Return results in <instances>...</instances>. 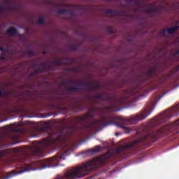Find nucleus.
Listing matches in <instances>:
<instances>
[{
  "label": "nucleus",
  "instance_id": "30",
  "mask_svg": "<svg viewBox=\"0 0 179 179\" xmlns=\"http://www.w3.org/2000/svg\"><path fill=\"white\" fill-rule=\"evenodd\" d=\"M159 34L162 36L164 37L166 36V29H162L159 31Z\"/></svg>",
  "mask_w": 179,
  "mask_h": 179
},
{
  "label": "nucleus",
  "instance_id": "5",
  "mask_svg": "<svg viewBox=\"0 0 179 179\" xmlns=\"http://www.w3.org/2000/svg\"><path fill=\"white\" fill-rule=\"evenodd\" d=\"M62 86H68V85H71L70 87H67L64 89V92H65V94H72V93H76L78 92H80V90H83V87H87V90H90V87L92 86V82H78L77 80H62L61 81Z\"/></svg>",
  "mask_w": 179,
  "mask_h": 179
},
{
  "label": "nucleus",
  "instance_id": "6",
  "mask_svg": "<svg viewBox=\"0 0 179 179\" xmlns=\"http://www.w3.org/2000/svg\"><path fill=\"white\" fill-rule=\"evenodd\" d=\"M152 111L153 109L150 110V108H146L143 112L140 114L133 116L131 117H129L127 119L124 118L122 117H117V121L121 124H126L127 122H129L130 124H136L138 121H143L145 118H148L150 114H152Z\"/></svg>",
  "mask_w": 179,
  "mask_h": 179
},
{
  "label": "nucleus",
  "instance_id": "15",
  "mask_svg": "<svg viewBox=\"0 0 179 179\" xmlns=\"http://www.w3.org/2000/svg\"><path fill=\"white\" fill-rule=\"evenodd\" d=\"M94 85H93V83H91L89 92H97L100 89V83L94 82Z\"/></svg>",
  "mask_w": 179,
  "mask_h": 179
},
{
  "label": "nucleus",
  "instance_id": "27",
  "mask_svg": "<svg viewBox=\"0 0 179 179\" xmlns=\"http://www.w3.org/2000/svg\"><path fill=\"white\" fill-rule=\"evenodd\" d=\"M37 24H44V17H42L39 18L37 22Z\"/></svg>",
  "mask_w": 179,
  "mask_h": 179
},
{
  "label": "nucleus",
  "instance_id": "38",
  "mask_svg": "<svg viewBox=\"0 0 179 179\" xmlns=\"http://www.w3.org/2000/svg\"><path fill=\"white\" fill-rule=\"evenodd\" d=\"M13 125L14 127H19V124H16V123L13 124Z\"/></svg>",
  "mask_w": 179,
  "mask_h": 179
},
{
  "label": "nucleus",
  "instance_id": "1",
  "mask_svg": "<svg viewBox=\"0 0 179 179\" xmlns=\"http://www.w3.org/2000/svg\"><path fill=\"white\" fill-rule=\"evenodd\" d=\"M75 131L76 129L72 127L66 131V134L64 131H60L58 134H55L52 136L51 138L45 139L41 143H39L36 146L23 148L17 147L13 148L15 153L18 156L14 158L13 162L23 163L22 166L20 167L21 169L20 171H13L14 175L17 176V174H23V173L30 171L31 170L36 171L50 169V167H54V166H57V164L60 163V162L65 160V156H68V155L64 152L55 155L52 158L34 161L29 164L24 163V162H29V160H30L31 158V156H34V157H43V156H44L43 152L45 149L50 148V145H57V143H61L68 141L70 135L71 134H74Z\"/></svg>",
  "mask_w": 179,
  "mask_h": 179
},
{
  "label": "nucleus",
  "instance_id": "39",
  "mask_svg": "<svg viewBox=\"0 0 179 179\" xmlns=\"http://www.w3.org/2000/svg\"><path fill=\"white\" fill-rule=\"evenodd\" d=\"M1 96H2V91H0V99Z\"/></svg>",
  "mask_w": 179,
  "mask_h": 179
},
{
  "label": "nucleus",
  "instance_id": "45",
  "mask_svg": "<svg viewBox=\"0 0 179 179\" xmlns=\"http://www.w3.org/2000/svg\"><path fill=\"white\" fill-rule=\"evenodd\" d=\"M8 178H9V177L6 178V179H8Z\"/></svg>",
  "mask_w": 179,
  "mask_h": 179
},
{
  "label": "nucleus",
  "instance_id": "3",
  "mask_svg": "<svg viewBox=\"0 0 179 179\" xmlns=\"http://www.w3.org/2000/svg\"><path fill=\"white\" fill-rule=\"evenodd\" d=\"M101 166V159L100 157L94 158L92 160L71 168V169L64 173V176H58L55 179L83 178V177H86V176L90 174V172L93 171V170L100 169Z\"/></svg>",
  "mask_w": 179,
  "mask_h": 179
},
{
  "label": "nucleus",
  "instance_id": "2",
  "mask_svg": "<svg viewBox=\"0 0 179 179\" xmlns=\"http://www.w3.org/2000/svg\"><path fill=\"white\" fill-rule=\"evenodd\" d=\"M113 108H114V103H111L108 106L102 108L92 106L89 109V113L83 116L74 117L73 122L76 125H84V129H85V131H94V129H97V128H100V127H107L108 125H116V127H118V128H120L121 129H128V127L120 123L113 122V121H114V117L113 116L103 117L101 120H94L92 123L85 124L86 122H87L89 117H92L94 113L100 114L105 110H113Z\"/></svg>",
  "mask_w": 179,
  "mask_h": 179
},
{
  "label": "nucleus",
  "instance_id": "18",
  "mask_svg": "<svg viewBox=\"0 0 179 179\" xmlns=\"http://www.w3.org/2000/svg\"><path fill=\"white\" fill-rule=\"evenodd\" d=\"M179 85H175L173 87H172L171 90L166 91L162 95H161L159 96V98L158 99V100L157 101H159V100H160L161 99H163V97H164V96H166V94H167L168 93H170V92H171V90H174V89H177V87H178Z\"/></svg>",
  "mask_w": 179,
  "mask_h": 179
},
{
  "label": "nucleus",
  "instance_id": "8",
  "mask_svg": "<svg viewBox=\"0 0 179 179\" xmlns=\"http://www.w3.org/2000/svg\"><path fill=\"white\" fill-rule=\"evenodd\" d=\"M178 71H179V64L176 67H175L173 69L171 70L169 73H168L166 76H164L163 78L152 81L151 86H154L155 87L154 89H157V87H159V86L162 85V82L163 79H169V78H171V76H173V75H175V73H177Z\"/></svg>",
  "mask_w": 179,
  "mask_h": 179
},
{
  "label": "nucleus",
  "instance_id": "23",
  "mask_svg": "<svg viewBox=\"0 0 179 179\" xmlns=\"http://www.w3.org/2000/svg\"><path fill=\"white\" fill-rule=\"evenodd\" d=\"M24 54H27V55H29V57H34V52L31 50H27L24 52Z\"/></svg>",
  "mask_w": 179,
  "mask_h": 179
},
{
  "label": "nucleus",
  "instance_id": "20",
  "mask_svg": "<svg viewBox=\"0 0 179 179\" xmlns=\"http://www.w3.org/2000/svg\"><path fill=\"white\" fill-rule=\"evenodd\" d=\"M128 80H129V78H124L122 81V83L120 84L119 85H117V89H121V87H124V85H127L128 83Z\"/></svg>",
  "mask_w": 179,
  "mask_h": 179
},
{
  "label": "nucleus",
  "instance_id": "14",
  "mask_svg": "<svg viewBox=\"0 0 179 179\" xmlns=\"http://www.w3.org/2000/svg\"><path fill=\"white\" fill-rule=\"evenodd\" d=\"M125 2L130 6H142L143 5V0H126Z\"/></svg>",
  "mask_w": 179,
  "mask_h": 179
},
{
  "label": "nucleus",
  "instance_id": "33",
  "mask_svg": "<svg viewBox=\"0 0 179 179\" xmlns=\"http://www.w3.org/2000/svg\"><path fill=\"white\" fill-rule=\"evenodd\" d=\"M77 9L83 10L85 9L84 6H77Z\"/></svg>",
  "mask_w": 179,
  "mask_h": 179
},
{
  "label": "nucleus",
  "instance_id": "35",
  "mask_svg": "<svg viewBox=\"0 0 179 179\" xmlns=\"http://www.w3.org/2000/svg\"><path fill=\"white\" fill-rule=\"evenodd\" d=\"M176 55H179V50H178L173 53V56L176 57Z\"/></svg>",
  "mask_w": 179,
  "mask_h": 179
},
{
  "label": "nucleus",
  "instance_id": "24",
  "mask_svg": "<svg viewBox=\"0 0 179 179\" xmlns=\"http://www.w3.org/2000/svg\"><path fill=\"white\" fill-rule=\"evenodd\" d=\"M49 107H50L51 108H61L59 106L57 103H50L49 105Z\"/></svg>",
  "mask_w": 179,
  "mask_h": 179
},
{
  "label": "nucleus",
  "instance_id": "13",
  "mask_svg": "<svg viewBox=\"0 0 179 179\" xmlns=\"http://www.w3.org/2000/svg\"><path fill=\"white\" fill-rule=\"evenodd\" d=\"M163 10H164V7H163L162 5H159L157 7L151 6L145 10V13H148V15H162Z\"/></svg>",
  "mask_w": 179,
  "mask_h": 179
},
{
  "label": "nucleus",
  "instance_id": "43",
  "mask_svg": "<svg viewBox=\"0 0 179 179\" xmlns=\"http://www.w3.org/2000/svg\"><path fill=\"white\" fill-rule=\"evenodd\" d=\"M176 24H178V21L176 22Z\"/></svg>",
  "mask_w": 179,
  "mask_h": 179
},
{
  "label": "nucleus",
  "instance_id": "37",
  "mask_svg": "<svg viewBox=\"0 0 179 179\" xmlns=\"http://www.w3.org/2000/svg\"><path fill=\"white\" fill-rule=\"evenodd\" d=\"M56 99H57V100H62V98H61L59 96H57Z\"/></svg>",
  "mask_w": 179,
  "mask_h": 179
},
{
  "label": "nucleus",
  "instance_id": "12",
  "mask_svg": "<svg viewBox=\"0 0 179 179\" xmlns=\"http://www.w3.org/2000/svg\"><path fill=\"white\" fill-rule=\"evenodd\" d=\"M51 65L59 66V65H71L73 64V59L61 57L50 62Z\"/></svg>",
  "mask_w": 179,
  "mask_h": 179
},
{
  "label": "nucleus",
  "instance_id": "32",
  "mask_svg": "<svg viewBox=\"0 0 179 179\" xmlns=\"http://www.w3.org/2000/svg\"><path fill=\"white\" fill-rule=\"evenodd\" d=\"M94 103L98 104V106H101V102H100V101H99V99L95 100Z\"/></svg>",
  "mask_w": 179,
  "mask_h": 179
},
{
  "label": "nucleus",
  "instance_id": "31",
  "mask_svg": "<svg viewBox=\"0 0 179 179\" xmlns=\"http://www.w3.org/2000/svg\"><path fill=\"white\" fill-rule=\"evenodd\" d=\"M70 49L72 51H76V50H78V46L77 45H71L70 46Z\"/></svg>",
  "mask_w": 179,
  "mask_h": 179
},
{
  "label": "nucleus",
  "instance_id": "28",
  "mask_svg": "<svg viewBox=\"0 0 179 179\" xmlns=\"http://www.w3.org/2000/svg\"><path fill=\"white\" fill-rule=\"evenodd\" d=\"M108 33H110L111 34H114V33H115V31H114V27H109L108 28Z\"/></svg>",
  "mask_w": 179,
  "mask_h": 179
},
{
  "label": "nucleus",
  "instance_id": "7",
  "mask_svg": "<svg viewBox=\"0 0 179 179\" xmlns=\"http://www.w3.org/2000/svg\"><path fill=\"white\" fill-rule=\"evenodd\" d=\"M31 68H36V66H40L34 72L31 73V76H33V75H37V73H40V72H44L45 69H48V68H50V66L47 64V62H45V63H40V62L37 59H34L31 62Z\"/></svg>",
  "mask_w": 179,
  "mask_h": 179
},
{
  "label": "nucleus",
  "instance_id": "16",
  "mask_svg": "<svg viewBox=\"0 0 179 179\" xmlns=\"http://www.w3.org/2000/svg\"><path fill=\"white\" fill-rule=\"evenodd\" d=\"M8 36H17L19 34V31L16 28L11 27L9 29L6 31Z\"/></svg>",
  "mask_w": 179,
  "mask_h": 179
},
{
  "label": "nucleus",
  "instance_id": "10",
  "mask_svg": "<svg viewBox=\"0 0 179 179\" xmlns=\"http://www.w3.org/2000/svg\"><path fill=\"white\" fill-rule=\"evenodd\" d=\"M131 8H127L126 10H106L105 13L107 15H115L116 16H129L131 15Z\"/></svg>",
  "mask_w": 179,
  "mask_h": 179
},
{
  "label": "nucleus",
  "instance_id": "11",
  "mask_svg": "<svg viewBox=\"0 0 179 179\" xmlns=\"http://www.w3.org/2000/svg\"><path fill=\"white\" fill-rule=\"evenodd\" d=\"M177 115H179V103L166 110L165 114L162 116V118H168L170 120V118Z\"/></svg>",
  "mask_w": 179,
  "mask_h": 179
},
{
  "label": "nucleus",
  "instance_id": "9",
  "mask_svg": "<svg viewBox=\"0 0 179 179\" xmlns=\"http://www.w3.org/2000/svg\"><path fill=\"white\" fill-rule=\"evenodd\" d=\"M157 69L155 67H152L150 71L146 72H143L139 74L137 80H141L142 79L143 82H145V80H149V79H152V78L156 76Z\"/></svg>",
  "mask_w": 179,
  "mask_h": 179
},
{
  "label": "nucleus",
  "instance_id": "42",
  "mask_svg": "<svg viewBox=\"0 0 179 179\" xmlns=\"http://www.w3.org/2000/svg\"><path fill=\"white\" fill-rule=\"evenodd\" d=\"M83 153H86L85 152H81V155H83Z\"/></svg>",
  "mask_w": 179,
  "mask_h": 179
},
{
  "label": "nucleus",
  "instance_id": "26",
  "mask_svg": "<svg viewBox=\"0 0 179 179\" xmlns=\"http://www.w3.org/2000/svg\"><path fill=\"white\" fill-rule=\"evenodd\" d=\"M10 130L12 131V132H21L22 130L20 129H16L13 127H10Z\"/></svg>",
  "mask_w": 179,
  "mask_h": 179
},
{
  "label": "nucleus",
  "instance_id": "44",
  "mask_svg": "<svg viewBox=\"0 0 179 179\" xmlns=\"http://www.w3.org/2000/svg\"><path fill=\"white\" fill-rule=\"evenodd\" d=\"M115 111H118V109L115 110Z\"/></svg>",
  "mask_w": 179,
  "mask_h": 179
},
{
  "label": "nucleus",
  "instance_id": "34",
  "mask_svg": "<svg viewBox=\"0 0 179 179\" xmlns=\"http://www.w3.org/2000/svg\"><path fill=\"white\" fill-rule=\"evenodd\" d=\"M5 156V152L3 151H0V157H3Z\"/></svg>",
  "mask_w": 179,
  "mask_h": 179
},
{
  "label": "nucleus",
  "instance_id": "29",
  "mask_svg": "<svg viewBox=\"0 0 179 179\" xmlns=\"http://www.w3.org/2000/svg\"><path fill=\"white\" fill-rule=\"evenodd\" d=\"M73 108H79V111H83V108H80V106L78 104H74Z\"/></svg>",
  "mask_w": 179,
  "mask_h": 179
},
{
  "label": "nucleus",
  "instance_id": "21",
  "mask_svg": "<svg viewBox=\"0 0 179 179\" xmlns=\"http://www.w3.org/2000/svg\"><path fill=\"white\" fill-rule=\"evenodd\" d=\"M100 149H101V146L97 145L92 150H89V152H92V153H99L100 152Z\"/></svg>",
  "mask_w": 179,
  "mask_h": 179
},
{
  "label": "nucleus",
  "instance_id": "46",
  "mask_svg": "<svg viewBox=\"0 0 179 179\" xmlns=\"http://www.w3.org/2000/svg\"><path fill=\"white\" fill-rule=\"evenodd\" d=\"M129 41H131V40H129Z\"/></svg>",
  "mask_w": 179,
  "mask_h": 179
},
{
  "label": "nucleus",
  "instance_id": "4",
  "mask_svg": "<svg viewBox=\"0 0 179 179\" xmlns=\"http://www.w3.org/2000/svg\"><path fill=\"white\" fill-rule=\"evenodd\" d=\"M142 90H141V87L137 86L135 88H132L131 90H126L124 92V96L120 98L119 100L115 99V97L110 95V94H105L103 96V93L99 94L97 95H94L92 96L93 99H101V101H106L107 103H110L111 104H114V108L115 107V103H120V104H125V100H128L130 97H135L136 94L141 93Z\"/></svg>",
  "mask_w": 179,
  "mask_h": 179
},
{
  "label": "nucleus",
  "instance_id": "36",
  "mask_svg": "<svg viewBox=\"0 0 179 179\" xmlns=\"http://www.w3.org/2000/svg\"><path fill=\"white\" fill-rule=\"evenodd\" d=\"M0 51H2L3 52H5V51H6V50L3 48H0Z\"/></svg>",
  "mask_w": 179,
  "mask_h": 179
},
{
  "label": "nucleus",
  "instance_id": "19",
  "mask_svg": "<svg viewBox=\"0 0 179 179\" xmlns=\"http://www.w3.org/2000/svg\"><path fill=\"white\" fill-rule=\"evenodd\" d=\"M5 10H12V7L7 6L6 8H3V6L0 4V13H3Z\"/></svg>",
  "mask_w": 179,
  "mask_h": 179
},
{
  "label": "nucleus",
  "instance_id": "41",
  "mask_svg": "<svg viewBox=\"0 0 179 179\" xmlns=\"http://www.w3.org/2000/svg\"><path fill=\"white\" fill-rule=\"evenodd\" d=\"M43 54H47V52L44 51L43 52Z\"/></svg>",
  "mask_w": 179,
  "mask_h": 179
},
{
  "label": "nucleus",
  "instance_id": "17",
  "mask_svg": "<svg viewBox=\"0 0 179 179\" xmlns=\"http://www.w3.org/2000/svg\"><path fill=\"white\" fill-rule=\"evenodd\" d=\"M178 29H179V26L175 25L174 27L167 29L166 30H167L168 34H173L174 32L177 31Z\"/></svg>",
  "mask_w": 179,
  "mask_h": 179
},
{
  "label": "nucleus",
  "instance_id": "25",
  "mask_svg": "<svg viewBox=\"0 0 179 179\" xmlns=\"http://www.w3.org/2000/svg\"><path fill=\"white\" fill-rule=\"evenodd\" d=\"M66 15H69V16H75V12H73L72 10H67Z\"/></svg>",
  "mask_w": 179,
  "mask_h": 179
},
{
  "label": "nucleus",
  "instance_id": "40",
  "mask_svg": "<svg viewBox=\"0 0 179 179\" xmlns=\"http://www.w3.org/2000/svg\"><path fill=\"white\" fill-rule=\"evenodd\" d=\"M115 135H116V136H118V135H120V134L116 133Z\"/></svg>",
  "mask_w": 179,
  "mask_h": 179
},
{
  "label": "nucleus",
  "instance_id": "22",
  "mask_svg": "<svg viewBox=\"0 0 179 179\" xmlns=\"http://www.w3.org/2000/svg\"><path fill=\"white\" fill-rule=\"evenodd\" d=\"M66 12H68V10L66 9H59L57 10V13H59V15H66Z\"/></svg>",
  "mask_w": 179,
  "mask_h": 179
}]
</instances>
